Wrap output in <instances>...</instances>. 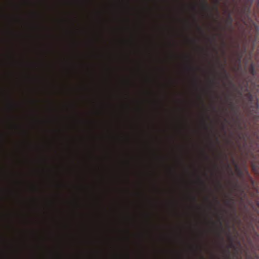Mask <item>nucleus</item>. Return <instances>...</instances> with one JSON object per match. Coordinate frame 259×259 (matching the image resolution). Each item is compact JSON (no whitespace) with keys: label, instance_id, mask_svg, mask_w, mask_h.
Wrapping results in <instances>:
<instances>
[{"label":"nucleus","instance_id":"f257e3e1","mask_svg":"<svg viewBox=\"0 0 259 259\" xmlns=\"http://www.w3.org/2000/svg\"><path fill=\"white\" fill-rule=\"evenodd\" d=\"M201 6L203 10L209 11V7L206 0H201Z\"/></svg>","mask_w":259,"mask_h":259},{"label":"nucleus","instance_id":"f03ea898","mask_svg":"<svg viewBox=\"0 0 259 259\" xmlns=\"http://www.w3.org/2000/svg\"><path fill=\"white\" fill-rule=\"evenodd\" d=\"M249 71L250 73L252 75L256 74V71L255 70L254 66L253 64H251L249 67Z\"/></svg>","mask_w":259,"mask_h":259},{"label":"nucleus","instance_id":"7ed1b4c3","mask_svg":"<svg viewBox=\"0 0 259 259\" xmlns=\"http://www.w3.org/2000/svg\"><path fill=\"white\" fill-rule=\"evenodd\" d=\"M226 202V204L230 205L231 207H233L234 200L233 198H229Z\"/></svg>","mask_w":259,"mask_h":259},{"label":"nucleus","instance_id":"20e7f679","mask_svg":"<svg viewBox=\"0 0 259 259\" xmlns=\"http://www.w3.org/2000/svg\"><path fill=\"white\" fill-rule=\"evenodd\" d=\"M234 187L235 188H238V191L241 193V194H243L244 193V190L243 188H240L237 184H235L234 185Z\"/></svg>","mask_w":259,"mask_h":259},{"label":"nucleus","instance_id":"39448f33","mask_svg":"<svg viewBox=\"0 0 259 259\" xmlns=\"http://www.w3.org/2000/svg\"><path fill=\"white\" fill-rule=\"evenodd\" d=\"M227 23L229 25L231 26L232 23V18L230 15H228L227 18Z\"/></svg>","mask_w":259,"mask_h":259},{"label":"nucleus","instance_id":"423d86ee","mask_svg":"<svg viewBox=\"0 0 259 259\" xmlns=\"http://www.w3.org/2000/svg\"><path fill=\"white\" fill-rule=\"evenodd\" d=\"M246 96L247 97L250 102H251L252 101L253 98L252 95L250 93H248L247 94H246Z\"/></svg>","mask_w":259,"mask_h":259},{"label":"nucleus","instance_id":"0eeeda50","mask_svg":"<svg viewBox=\"0 0 259 259\" xmlns=\"http://www.w3.org/2000/svg\"><path fill=\"white\" fill-rule=\"evenodd\" d=\"M236 170L237 171L238 175L240 177L242 176V172L241 171V170L240 169H239V168H238V167H236Z\"/></svg>","mask_w":259,"mask_h":259},{"label":"nucleus","instance_id":"6e6552de","mask_svg":"<svg viewBox=\"0 0 259 259\" xmlns=\"http://www.w3.org/2000/svg\"><path fill=\"white\" fill-rule=\"evenodd\" d=\"M223 73H224V77L226 78H228V74H227L226 71L225 70V69L224 68H223Z\"/></svg>","mask_w":259,"mask_h":259},{"label":"nucleus","instance_id":"1a4fd4ad","mask_svg":"<svg viewBox=\"0 0 259 259\" xmlns=\"http://www.w3.org/2000/svg\"><path fill=\"white\" fill-rule=\"evenodd\" d=\"M217 184H218V186L220 187V188H222V184L220 181H217Z\"/></svg>","mask_w":259,"mask_h":259},{"label":"nucleus","instance_id":"9d476101","mask_svg":"<svg viewBox=\"0 0 259 259\" xmlns=\"http://www.w3.org/2000/svg\"><path fill=\"white\" fill-rule=\"evenodd\" d=\"M203 124H204V128L205 129H207V126L206 125L205 121L204 120L203 121Z\"/></svg>","mask_w":259,"mask_h":259},{"label":"nucleus","instance_id":"9b49d317","mask_svg":"<svg viewBox=\"0 0 259 259\" xmlns=\"http://www.w3.org/2000/svg\"><path fill=\"white\" fill-rule=\"evenodd\" d=\"M199 182L201 184L204 185V182L202 180H201L200 178H199Z\"/></svg>","mask_w":259,"mask_h":259},{"label":"nucleus","instance_id":"f8f14e48","mask_svg":"<svg viewBox=\"0 0 259 259\" xmlns=\"http://www.w3.org/2000/svg\"><path fill=\"white\" fill-rule=\"evenodd\" d=\"M189 69H190V70H194V68H193V67H192V66H190V67H189Z\"/></svg>","mask_w":259,"mask_h":259},{"label":"nucleus","instance_id":"ddd939ff","mask_svg":"<svg viewBox=\"0 0 259 259\" xmlns=\"http://www.w3.org/2000/svg\"><path fill=\"white\" fill-rule=\"evenodd\" d=\"M215 202H217V203H218V204H219V201L218 200V199H217V198H215Z\"/></svg>","mask_w":259,"mask_h":259},{"label":"nucleus","instance_id":"4468645a","mask_svg":"<svg viewBox=\"0 0 259 259\" xmlns=\"http://www.w3.org/2000/svg\"><path fill=\"white\" fill-rule=\"evenodd\" d=\"M198 29H199V31H200L201 32H203V31H202V29H201L200 27H198Z\"/></svg>","mask_w":259,"mask_h":259},{"label":"nucleus","instance_id":"2eb2a0df","mask_svg":"<svg viewBox=\"0 0 259 259\" xmlns=\"http://www.w3.org/2000/svg\"><path fill=\"white\" fill-rule=\"evenodd\" d=\"M239 138L240 139H243V136H241V135H239Z\"/></svg>","mask_w":259,"mask_h":259},{"label":"nucleus","instance_id":"dca6fc26","mask_svg":"<svg viewBox=\"0 0 259 259\" xmlns=\"http://www.w3.org/2000/svg\"><path fill=\"white\" fill-rule=\"evenodd\" d=\"M193 200H194V201H196V197H195V196H193Z\"/></svg>","mask_w":259,"mask_h":259},{"label":"nucleus","instance_id":"f3484780","mask_svg":"<svg viewBox=\"0 0 259 259\" xmlns=\"http://www.w3.org/2000/svg\"><path fill=\"white\" fill-rule=\"evenodd\" d=\"M215 3L218 4L219 3V0H215Z\"/></svg>","mask_w":259,"mask_h":259},{"label":"nucleus","instance_id":"a211bd4d","mask_svg":"<svg viewBox=\"0 0 259 259\" xmlns=\"http://www.w3.org/2000/svg\"><path fill=\"white\" fill-rule=\"evenodd\" d=\"M230 106L232 107V109H233V104H232V103H231L230 104Z\"/></svg>","mask_w":259,"mask_h":259},{"label":"nucleus","instance_id":"6ab92c4d","mask_svg":"<svg viewBox=\"0 0 259 259\" xmlns=\"http://www.w3.org/2000/svg\"><path fill=\"white\" fill-rule=\"evenodd\" d=\"M210 82L211 83V84H213L214 83V81L213 80H210Z\"/></svg>","mask_w":259,"mask_h":259},{"label":"nucleus","instance_id":"aec40b11","mask_svg":"<svg viewBox=\"0 0 259 259\" xmlns=\"http://www.w3.org/2000/svg\"><path fill=\"white\" fill-rule=\"evenodd\" d=\"M234 114H237V112L236 111H234Z\"/></svg>","mask_w":259,"mask_h":259},{"label":"nucleus","instance_id":"412c9836","mask_svg":"<svg viewBox=\"0 0 259 259\" xmlns=\"http://www.w3.org/2000/svg\"><path fill=\"white\" fill-rule=\"evenodd\" d=\"M250 7H249L248 8V11H250Z\"/></svg>","mask_w":259,"mask_h":259},{"label":"nucleus","instance_id":"4be33fe9","mask_svg":"<svg viewBox=\"0 0 259 259\" xmlns=\"http://www.w3.org/2000/svg\"><path fill=\"white\" fill-rule=\"evenodd\" d=\"M241 55H239V60L241 59Z\"/></svg>","mask_w":259,"mask_h":259},{"label":"nucleus","instance_id":"5701e85b","mask_svg":"<svg viewBox=\"0 0 259 259\" xmlns=\"http://www.w3.org/2000/svg\"><path fill=\"white\" fill-rule=\"evenodd\" d=\"M239 126V128H240V129L241 128V126H240V125H239V126Z\"/></svg>","mask_w":259,"mask_h":259},{"label":"nucleus","instance_id":"b1692460","mask_svg":"<svg viewBox=\"0 0 259 259\" xmlns=\"http://www.w3.org/2000/svg\"><path fill=\"white\" fill-rule=\"evenodd\" d=\"M220 226H222V223L220 222Z\"/></svg>","mask_w":259,"mask_h":259},{"label":"nucleus","instance_id":"393cba45","mask_svg":"<svg viewBox=\"0 0 259 259\" xmlns=\"http://www.w3.org/2000/svg\"><path fill=\"white\" fill-rule=\"evenodd\" d=\"M212 39H213V40H214L215 38H214V37H213Z\"/></svg>","mask_w":259,"mask_h":259},{"label":"nucleus","instance_id":"a878e982","mask_svg":"<svg viewBox=\"0 0 259 259\" xmlns=\"http://www.w3.org/2000/svg\"><path fill=\"white\" fill-rule=\"evenodd\" d=\"M256 108H258V105H257V104H256Z\"/></svg>","mask_w":259,"mask_h":259},{"label":"nucleus","instance_id":"bb28decb","mask_svg":"<svg viewBox=\"0 0 259 259\" xmlns=\"http://www.w3.org/2000/svg\"><path fill=\"white\" fill-rule=\"evenodd\" d=\"M215 9L217 11H218V8L217 7H215Z\"/></svg>","mask_w":259,"mask_h":259},{"label":"nucleus","instance_id":"cd10ccee","mask_svg":"<svg viewBox=\"0 0 259 259\" xmlns=\"http://www.w3.org/2000/svg\"><path fill=\"white\" fill-rule=\"evenodd\" d=\"M193 9H195V7H193Z\"/></svg>","mask_w":259,"mask_h":259}]
</instances>
